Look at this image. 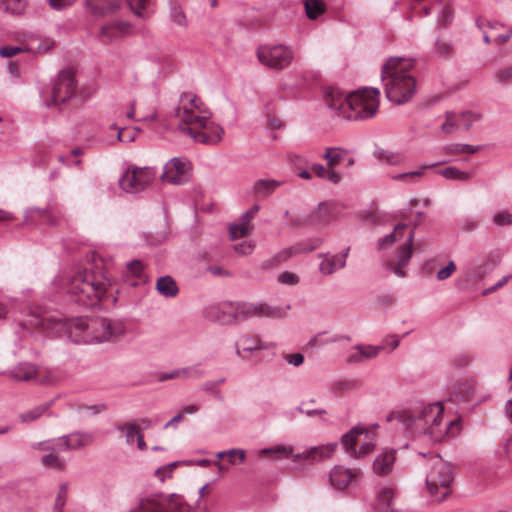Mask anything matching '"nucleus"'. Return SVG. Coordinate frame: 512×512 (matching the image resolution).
Instances as JSON below:
<instances>
[{"mask_svg":"<svg viewBox=\"0 0 512 512\" xmlns=\"http://www.w3.org/2000/svg\"><path fill=\"white\" fill-rule=\"evenodd\" d=\"M386 419L399 425L408 436L431 443L442 442L460 431L459 420L447 418L444 404L440 401L398 409L387 415Z\"/></svg>","mask_w":512,"mask_h":512,"instance_id":"nucleus-1","label":"nucleus"},{"mask_svg":"<svg viewBox=\"0 0 512 512\" xmlns=\"http://www.w3.org/2000/svg\"><path fill=\"white\" fill-rule=\"evenodd\" d=\"M40 325L48 335L66 338L75 344H97L117 339L126 332L121 321L102 317H45Z\"/></svg>","mask_w":512,"mask_h":512,"instance_id":"nucleus-2","label":"nucleus"},{"mask_svg":"<svg viewBox=\"0 0 512 512\" xmlns=\"http://www.w3.org/2000/svg\"><path fill=\"white\" fill-rule=\"evenodd\" d=\"M173 115L178 121L179 130L194 141L214 145L222 140L224 129L212 120L211 111L196 94L182 93L174 107Z\"/></svg>","mask_w":512,"mask_h":512,"instance_id":"nucleus-3","label":"nucleus"},{"mask_svg":"<svg viewBox=\"0 0 512 512\" xmlns=\"http://www.w3.org/2000/svg\"><path fill=\"white\" fill-rule=\"evenodd\" d=\"M415 61L411 58L390 57L382 66L381 80L387 99L397 105L409 102L417 91V81L411 73Z\"/></svg>","mask_w":512,"mask_h":512,"instance_id":"nucleus-4","label":"nucleus"},{"mask_svg":"<svg viewBox=\"0 0 512 512\" xmlns=\"http://www.w3.org/2000/svg\"><path fill=\"white\" fill-rule=\"evenodd\" d=\"M109 278L100 270L77 268L69 276L67 291L72 300L85 307H94L105 296Z\"/></svg>","mask_w":512,"mask_h":512,"instance_id":"nucleus-5","label":"nucleus"},{"mask_svg":"<svg viewBox=\"0 0 512 512\" xmlns=\"http://www.w3.org/2000/svg\"><path fill=\"white\" fill-rule=\"evenodd\" d=\"M380 92L377 88L364 87L348 95L344 119L364 120L376 115Z\"/></svg>","mask_w":512,"mask_h":512,"instance_id":"nucleus-6","label":"nucleus"},{"mask_svg":"<svg viewBox=\"0 0 512 512\" xmlns=\"http://www.w3.org/2000/svg\"><path fill=\"white\" fill-rule=\"evenodd\" d=\"M430 470L426 476V485L437 501L444 500L450 493V485L454 473L452 465L444 461L439 455L430 458Z\"/></svg>","mask_w":512,"mask_h":512,"instance_id":"nucleus-7","label":"nucleus"},{"mask_svg":"<svg viewBox=\"0 0 512 512\" xmlns=\"http://www.w3.org/2000/svg\"><path fill=\"white\" fill-rule=\"evenodd\" d=\"M259 62L265 67L281 71L288 68L294 61V49L285 44H265L256 51Z\"/></svg>","mask_w":512,"mask_h":512,"instance_id":"nucleus-8","label":"nucleus"},{"mask_svg":"<svg viewBox=\"0 0 512 512\" xmlns=\"http://www.w3.org/2000/svg\"><path fill=\"white\" fill-rule=\"evenodd\" d=\"M341 442L350 456L364 457L374 450L376 435L372 431L356 426L342 436Z\"/></svg>","mask_w":512,"mask_h":512,"instance_id":"nucleus-9","label":"nucleus"},{"mask_svg":"<svg viewBox=\"0 0 512 512\" xmlns=\"http://www.w3.org/2000/svg\"><path fill=\"white\" fill-rule=\"evenodd\" d=\"M183 505L180 497L175 494H150L142 498L138 505L129 512H182Z\"/></svg>","mask_w":512,"mask_h":512,"instance_id":"nucleus-10","label":"nucleus"},{"mask_svg":"<svg viewBox=\"0 0 512 512\" xmlns=\"http://www.w3.org/2000/svg\"><path fill=\"white\" fill-rule=\"evenodd\" d=\"M154 176V171L149 167L130 166L119 179V186L126 193L136 194L145 190Z\"/></svg>","mask_w":512,"mask_h":512,"instance_id":"nucleus-11","label":"nucleus"},{"mask_svg":"<svg viewBox=\"0 0 512 512\" xmlns=\"http://www.w3.org/2000/svg\"><path fill=\"white\" fill-rule=\"evenodd\" d=\"M363 477L360 468H349L344 465H335L328 474L331 488L337 492H345L358 485Z\"/></svg>","mask_w":512,"mask_h":512,"instance_id":"nucleus-12","label":"nucleus"},{"mask_svg":"<svg viewBox=\"0 0 512 512\" xmlns=\"http://www.w3.org/2000/svg\"><path fill=\"white\" fill-rule=\"evenodd\" d=\"M77 83L72 69H64L59 72L53 81L51 90V102L47 105H59L70 99L76 91Z\"/></svg>","mask_w":512,"mask_h":512,"instance_id":"nucleus-13","label":"nucleus"},{"mask_svg":"<svg viewBox=\"0 0 512 512\" xmlns=\"http://www.w3.org/2000/svg\"><path fill=\"white\" fill-rule=\"evenodd\" d=\"M191 163L183 157L170 159L163 168L161 178L164 182L173 185H182L191 179Z\"/></svg>","mask_w":512,"mask_h":512,"instance_id":"nucleus-14","label":"nucleus"},{"mask_svg":"<svg viewBox=\"0 0 512 512\" xmlns=\"http://www.w3.org/2000/svg\"><path fill=\"white\" fill-rule=\"evenodd\" d=\"M289 309L290 305L280 307L271 306L267 303L260 302L256 304H242L238 306L237 311L244 319L250 317H268L280 319L286 316Z\"/></svg>","mask_w":512,"mask_h":512,"instance_id":"nucleus-15","label":"nucleus"},{"mask_svg":"<svg viewBox=\"0 0 512 512\" xmlns=\"http://www.w3.org/2000/svg\"><path fill=\"white\" fill-rule=\"evenodd\" d=\"M54 438L33 443L31 447L34 450H40L46 452L40 459L41 465L48 469H55L58 471H64L66 467L65 460L59 456L62 449L56 448L54 444Z\"/></svg>","mask_w":512,"mask_h":512,"instance_id":"nucleus-16","label":"nucleus"},{"mask_svg":"<svg viewBox=\"0 0 512 512\" xmlns=\"http://www.w3.org/2000/svg\"><path fill=\"white\" fill-rule=\"evenodd\" d=\"M414 231L411 230L406 238L405 243L397 250L396 260H388L386 262L387 268L400 278L406 277V267L412 258V249L414 241Z\"/></svg>","mask_w":512,"mask_h":512,"instance_id":"nucleus-17","label":"nucleus"},{"mask_svg":"<svg viewBox=\"0 0 512 512\" xmlns=\"http://www.w3.org/2000/svg\"><path fill=\"white\" fill-rule=\"evenodd\" d=\"M337 446V442L313 446L304 450L302 453H296L295 459H297V464L313 465L331 458Z\"/></svg>","mask_w":512,"mask_h":512,"instance_id":"nucleus-18","label":"nucleus"},{"mask_svg":"<svg viewBox=\"0 0 512 512\" xmlns=\"http://www.w3.org/2000/svg\"><path fill=\"white\" fill-rule=\"evenodd\" d=\"M94 436L89 432L76 431L60 437L54 438L56 448L62 449L63 452L79 450L93 443Z\"/></svg>","mask_w":512,"mask_h":512,"instance_id":"nucleus-19","label":"nucleus"},{"mask_svg":"<svg viewBox=\"0 0 512 512\" xmlns=\"http://www.w3.org/2000/svg\"><path fill=\"white\" fill-rule=\"evenodd\" d=\"M337 217L335 206L328 202H321L305 217V223L321 227Z\"/></svg>","mask_w":512,"mask_h":512,"instance_id":"nucleus-20","label":"nucleus"},{"mask_svg":"<svg viewBox=\"0 0 512 512\" xmlns=\"http://www.w3.org/2000/svg\"><path fill=\"white\" fill-rule=\"evenodd\" d=\"M500 261L501 255L498 252H490L482 260L472 263L468 268L467 275L474 280H481L493 271Z\"/></svg>","mask_w":512,"mask_h":512,"instance_id":"nucleus-21","label":"nucleus"},{"mask_svg":"<svg viewBox=\"0 0 512 512\" xmlns=\"http://www.w3.org/2000/svg\"><path fill=\"white\" fill-rule=\"evenodd\" d=\"M130 30L131 26L128 22L113 20L101 26L99 39L102 43L108 44L129 34Z\"/></svg>","mask_w":512,"mask_h":512,"instance_id":"nucleus-22","label":"nucleus"},{"mask_svg":"<svg viewBox=\"0 0 512 512\" xmlns=\"http://www.w3.org/2000/svg\"><path fill=\"white\" fill-rule=\"evenodd\" d=\"M22 38L26 53L33 55L45 54L49 52L55 44L53 39L33 33H25Z\"/></svg>","mask_w":512,"mask_h":512,"instance_id":"nucleus-23","label":"nucleus"},{"mask_svg":"<svg viewBox=\"0 0 512 512\" xmlns=\"http://www.w3.org/2000/svg\"><path fill=\"white\" fill-rule=\"evenodd\" d=\"M123 281L132 287L146 284L148 276L145 272L144 264L140 260H133L126 264L125 270L122 272Z\"/></svg>","mask_w":512,"mask_h":512,"instance_id":"nucleus-24","label":"nucleus"},{"mask_svg":"<svg viewBox=\"0 0 512 512\" xmlns=\"http://www.w3.org/2000/svg\"><path fill=\"white\" fill-rule=\"evenodd\" d=\"M349 251L350 248L348 247L340 254H319V257L323 258L319 264L320 272L324 275H331L344 268Z\"/></svg>","mask_w":512,"mask_h":512,"instance_id":"nucleus-25","label":"nucleus"},{"mask_svg":"<svg viewBox=\"0 0 512 512\" xmlns=\"http://www.w3.org/2000/svg\"><path fill=\"white\" fill-rule=\"evenodd\" d=\"M324 102L337 116L344 118L347 112L348 95H344L337 89H329L324 95Z\"/></svg>","mask_w":512,"mask_h":512,"instance_id":"nucleus-26","label":"nucleus"},{"mask_svg":"<svg viewBox=\"0 0 512 512\" xmlns=\"http://www.w3.org/2000/svg\"><path fill=\"white\" fill-rule=\"evenodd\" d=\"M396 460L395 449H384L379 453L373 462V471L378 476L388 475L394 467Z\"/></svg>","mask_w":512,"mask_h":512,"instance_id":"nucleus-27","label":"nucleus"},{"mask_svg":"<svg viewBox=\"0 0 512 512\" xmlns=\"http://www.w3.org/2000/svg\"><path fill=\"white\" fill-rule=\"evenodd\" d=\"M352 350L353 352L347 357V362L350 364L363 363L376 358L383 350V346L356 345Z\"/></svg>","mask_w":512,"mask_h":512,"instance_id":"nucleus-28","label":"nucleus"},{"mask_svg":"<svg viewBox=\"0 0 512 512\" xmlns=\"http://www.w3.org/2000/svg\"><path fill=\"white\" fill-rule=\"evenodd\" d=\"M395 493L390 487H381L373 503L375 512H396L394 508Z\"/></svg>","mask_w":512,"mask_h":512,"instance_id":"nucleus-29","label":"nucleus"},{"mask_svg":"<svg viewBox=\"0 0 512 512\" xmlns=\"http://www.w3.org/2000/svg\"><path fill=\"white\" fill-rule=\"evenodd\" d=\"M88 11L95 16H105L119 8L121 0H86Z\"/></svg>","mask_w":512,"mask_h":512,"instance_id":"nucleus-30","label":"nucleus"},{"mask_svg":"<svg viewBox=\"0 0 512 512\" xmlns=\"http://www.w3.org/2000/svg\"><path fill=\"white\" fill-rule=\"evenodd\" d=\"M258 456L273 455L277 459H291L294 464H297L295 459L294 449L291 445H277L269 448H262L257 452Z\"/></svg>","mask_w":512,"mask_h":512,"instance_id":"nucleus-31","label":"nucleus"},{"mask_svg":"<svg viewBox=\"0 0 512 512\" xmlns=\"http://www.w3.org/2000/svg\"><path fill=\"white\" fill-rule=\"evenodd\" d=\"M236 354L242 356V352H254L257 350L265 349V345L257 336L243 335L235 343Z\"/></svg>","mask_w":512,"mask_h":512,"instance_id":"nucleus-32","label":"nucleus"},{"mask_svg":"<svg viewBox=\"0 0 512 512\" xmlns=\"http://www.w3.org/2000/svg\"><path fill=\"white\" fill-rule=\"evenodd\" d=\"M254 218L249 211L242 214L238 222L229 226V233L232 240L244 237L251 229L250 222Z\"/></svg>","mask_w":512,"mask_h":512,"instance_id":"nucleus-33","label":"nucleus"},{"mask_svg":"<svg viewBox=\"0 0 512 512\" xmlns=\"http://www.w3.org/2000/svg\"><path fill=\"white\" fill-rule=\"evenodd\" d=\"M374 156L380 162L391 166H400L403 165L406 161V156L404 153L387 149L375 150Z\"/></svg>","mask_w":512,"mask_h":512,"instance_id":"nucleus-34","label":"nucleus"},{"mask_svg":"<svg viewBox=\"0 0 512 512\" xmlns=\"http://www.w3.org/2000/svg\"><path fill=\"white\" fill-rule=\"evenodd\" d=\"M437 165H438V163L422 165L414 171L394 174L391 176V179L394 181L403 182L405 184H415L425 174L426 170L434 168Z\"/></svg>","mask_w":512,"mask_h":512,"instance_id":"nucleus-35","label":"nucleus"},{"mask_svg":"<svg viewBox=\"0 0 512 512\" xmlns=\"http://www.w3.org/2000/svg\"><path fill=\"white\" fill-rule=\"evenodd\" d=\"M10 375L18 381H35L37 368L31 363H20L10 371Z\"/></svg>","mask_w":512,"mask_h":512,"instance_id":"nucleus-36","label":"nucleus"},{"mask_svg":"<svg viewBox=\"0 0 512 512\" xmlns=\"http://www.w3.org/2000/svg\"><path fill=\"white\" fill-rule=\"evenodd\" d=\"M282 185L281 181L274 179H259L253 185L254 194L258 197H267Z\"/></svg>","mask_w":512,"mask_h":512,"instance_id":"nucleus-37","label":"nucleus"},{"mask_svg":"<svg viewBox=\"0 0 512 512\" xmlns=\"http://www.w3.org/2000/svg\"><path fill=\"white\" fill-rule=\"evenodd\" d=\"M156 290L166 298L175 297L178 294V287L171 276H162L156 282Z\"/></svg>","mask_w":512,"mask_h":512,"instance_id":"nucleus-38","label":"nucleus"},{"mask_svg":"<svg viewBox=\"0 0 512 512\" xmlns=\"http://www.w3.org/2000/svg\"><path fill=\"white\" fill-rule=\"evenodd\" d=\"M408 228L406 224L399 223L395 226L392 233L380 238L378 240V250H385L392 246L396 241L404 236V231Z\"/></svg>","mask_w":512,"mask_h":512,"instance_id":"nucleus-39","label":"nucleus"},{"mask_svg":"<svg viewBox=\"0 0 512 512\" xmlns=\"http://www.w3.org/2000/svg\"><path fill=\"white\" fill-rule=\"evenodd\" d=\"M28 0H0V11L20 16L24 14L27 7Z\"/></svg>","mask_w":512,"mask_h":512,"instance_id":"nucleus-40","label":"nucleus"},{"mask_svg":"<svg viewBox=\"0 0 512 512\" xmlns=\"http://www.w3.org/2000/svg\"><path fill=\"white\" fill-rule=\"evenodd\" d=\"M305 12L310 20H316L326 12V4L323 0H304Z\"/></svg>","mask_w":512,"mask_h":512,"instance_id":"nucleus-41","label":"nucleus"},{"mask_svg":"<svg viewBox=\"0 0 512 512\" xmlns=\"http://www.w3.org/2000/svg\"><path fill=\"white\" fill-rule=\"evenodd\" d=\"M117 430L123 434L128 445H132L135 438L137 439L138 435L141 434L139 425L133 421L119 424Z\"/></svg>","mask_w":512,"mask_h":512,"instance_id":"nucleus-42","label":"nucleus"},{"mask_svg":"<svg viewBox=\"0 0 512 512\" xmlns=\"http://www.w3.org/2000/svg\"><path fill=\"white\" fill-rule=\"evenodd\" d=\"M62 377L59 371L46 369L37 370L36 382L41 385H56L61 381Z\"/></svg>","mask_w":512,"mask_h":512,"instance_id":"nucleus-43","label":"nucleus"},{"mask_svg":"<svg viewBox=\"0 0 512 512\" xmlns=\"http://www.w3.org/2000/svg\"><path fill=\"white\" fill-rule=\"evenodd\" d=\"M296 255L297 254H296V251H295V247H294V245H292L290 247L282 249L277 254H275L273 258H271L270 260L266 261L263 264V267L269 268V267H272L274 265H278V264H280L282 262L287 261L291 257L296 256Z\"/></svg>","mask_w":512,"mask_h":512,"instance_id":"nucleus-44","label":"nucleus"},{"mask_svg":"<svg viewBox=\"0 0 512 512\" xmlns=\"http://www.w3.org/2000/svg\"><path fill=\"white\" fill-rule=\"evenodd\" d=\"M438 173L446 179L458 180V181H462V182L469 181L471 178L470 173H468L466 171H462L453 166L441 169V170H439Z\"/></svg>","mask_w":512,"mask_h":512,"instance_id":"nucleus-45","label":"nucleus"},{"mask_svg":"<svg viewBox=\"0 0 512 512\" xmlns=\"http://www.w3.org/2000/svg\"><path fill=\"white\" fill-rule=\"evenodd\" d=\"M322 243L320 238H309L294 244L297 255L310 253L317 249Z\"/></svg>","mask_w":512,"mask_h":512,"instance_id":"nucleus-46","label":"nucleus"},{"mask_svg":"<svg viewBox=\"0 0 512 512\" xmlns=\"http://www.w3.org/2000/svg\"><path fill=\"white\" fill-rule=\"evenodd\" d=\"M481 146H473L470 144H461V143H452L448 144L444 147V150L448 154H460V153H467V154H475L478 151H480Z\"/></svg>","mask_w":512,"mask_h":512,"instance_id":"nucleus-47","label":"nucleus"},{"mask_svg":"<svg viewBox=\"0 0 512 512\" xmlns=\"http://www.w3.org/2000/svg\"><path fill=\"white\" fill-rule=\"evenodd\" d=\"M49 409V404H43L19 414L22 423H29L40 418Z\"/></svg>","mask_w":512,"mask_h":512,"instance_id":"nucleus-48","label":"nucleus"},{"mask_svg":"<svg viewBox=\"0 0 512 512\" xmlns=\"http://www.w3.org/2000/svg\"><path fill=\"white\" fill-rule=\"evenodd\" d=\"M345 157V151L341 148H327L324 159L327 161L328 167L335 168Z\"/></svg>","mask_w":512,"mask_h":512,"instance_id":"nucleus-49","label":"nucleus"},{"mask_svg":"<svg viewBox=\"0 0 512 512\" xmlns=\"http://www.w3.org/2000/svg\"><path fill=\"white\" fill-rule=\"evenodd\" d=\"M446 120L441 126L444 133L451 134L458 130L460 127L458 115L452 111H447L445 114Z\"/></svg>","mask_w":512,"mask_h":512,"instance_id":"nucleus-50","label":"nucleus"},{"mask_svg":"<svg viewBox=\"0 0 512 512\" xmlns=\"http://www.w3.org/2000/svg\"><path fill=\"white\" fill-rule=\"evenodd\" d=\"M494 79L501 85L512 83V65L502 66L494 72Z\"/></svg>","mask_w":512,"mask_h":512,"instance_id":"nucleus-51","label":"nucleus"},{"mask_svg":"<svg viewBox=\"0 0 512 512\" xmlns=\"http://www.w3.org/2000/svg\"><path fill=\"white\" fill-rule=\"evenodd\" d=\"M180 369L181 379H199L204 376V371L200 364L187 366Z\"/></svg>","mask_w":512,"mask_h":512,"instance_id":"nucleus-52","label":"nucleus"},{"mask_svg":"<svg viewBox=\"0 0 512 512\" xmlns=\"http://www.w3.org/2000/svg\"><path fill=\"white\" fill-rule=\"evenodd\" d=\"M458 119L459 125L468 130L474 122L480 119V115L472 111H463L458 115Z\"/></svg>","mask_w":512,"mask_h":512,"instance_id":"nucleus-53","label":"nucleus"},{"mask_svg":"<svg viewBox=\"0 0 512 512\" xmlns=\"http://www.w3.org/2000/svg\"><path fill=\"white\" fill-rule=\"evenodd\" d=\"M21 52H25L26 53V49H25V46H24V43H23V38L21 39L20 45H17V46H3V47L0 48V56L3 57V58H10V57H13V56L17 55L18 53H21Z\"/></svg>","mask_w":512,"mask_h":512,"instance_id":"nucleus-54","label":"nucleus"},{"mask_svg":"<svg viewBox=\"0 0 512 512\" xmlns=\"http://www.w3.org/2000/svg\"><path fill=\"white\" fill-rule=\"evenodd\" d=\"M170 17H171V20L173 23H175L181 27L187 26L186 15L180 7L173 6L170 11Z\"/></svg>","mask_w":512,"mask_h":512,"instance_id":"nucleus-55","label":"nucleus"},{"mask_svg":"<svg viewBox=\"0 0 512 512\" xmlns=\"http://www.w3.org/2000/svg\"><path fill=\"white\" fill-rule=\"evenodd\" d=\"M68 497V485L66 483H62L59 486L54 505L53 507L65 508Z\"/></svg>","mask_w":512,"mask_h":512,"instance_id":"nucleus-56","label":"nucleus"},{"mask_svg":"<svg viewBox=\"0 0 512 512\" xmlns=\"http://www.w3.org/2000/svg\"><path fill=\"white\" fill-rule=\"evenodd\" d=\"M133 13L139 17H144L146 6L149 0H126Z\"/></svg>","mask_w":512,"mask_h":512,"instance_id":"nucleus-57","label":"nucleus"},{"mask_svg":"<svg viewBox=\"0 0 512 512\" xmlns=\"http://www.w3.org/2000/svg\"><path fill=\"white\" fill-rule=\"evenodd\" d=\"M493 223L496 226H510L512 225V213L510 212H499L493 216Z\"/></svg>","mask_w":512,"mask_h":512,"instance_id":"nucleus-58","label":"nucleus"},{"mask_svg":"<svg viewBox=\"0 0 512 512\" xmlns=\"http://www.w3.org/2000/svg\"><path fill=\"white\" fill-rule=\"evenodd\" d=\"M433 51L438 56H446L451 53L452 46L445 40L437 39Z\"/></svg>","mask_w":512,"mask_h":512,"instance_id":"nucleus-59","label":"nucleus"},{"mask_svg":"<svg viewBox=\"0 0 512 512\" xmlns=\"http://www.w3.org/2000/svg\"><path fill=\"white\" fill-rule=\"evenodd\" d=\"M255 245L251 241H242L234 245V250L241 255H249L253 252Z\"/></svg>","mask_w":512,"mask_h":512,"instance_id":"nucleus-60","label":"nucleus"},{"mask_svg":"<svg viewBox=\"0 0 512 512\" xmlns=\"http://www.w3.org/2000/svg\"><path fill=\"white\" fill-rule=\"evenodd\" d=\"M456 271V265L454 261H449L446 267L440 269L437 272V279L440 281L446 280Z\"/></svg>","mask_w":512,"mask_h":512,"instance_id":"nucleus-61","label":"nucleus"},{"mask_svg":"<svg viewBox=\"0 0 512 512\" xmlns=\"http://www.w3.org/2000/svg\"><path fill=\"white\" fill-rule=\"evenodd\" d=\"M49 7L56 11L64 10L72 6L76 0H46Z\"/></svg>","mask_w":512,"mask_h":512,"instance_id":"nucleus-62","label":"nucleus"},{"mask_svg":"<svg viewBox=\"0 0 512 512\" xmlns=\"http://www.w3.org/2000/svg\"><path fill=\"white\" fill-rule=\"evenodd\" d=\"M278 281L286 285H295L299 282V276L292 272L285 271L279 275Z\"/></svg>","mask_w":512,"mask_h":512,"instance_id":"nucleus-63","label":"nucleus"},{"mask_svg":"<svg viewBox=\"0 0 512 512\" xmlns=\"http://www.w3.org/2000/svg\"><path fill=\"white\" fill-rule=\"evenodd\" d=\"M295 75L299 78V80H297V82H295L293 84L285 83L284 84L285 88L300 89V88H302L305 85V83H306V73L303 72V71H298V72H295Z\"/></svg>","mask_w":512,"mask_h":512,"instance_id":"nucleus-64","label":"nucleus"}]
</instances>
